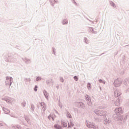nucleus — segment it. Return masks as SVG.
I'll return each mask as SVG.
<instances>
[{
  "mask_svg": "<svg viewBox=\"0 0 129 129\" xmlns=\"http://www.w3.org/2000/svg\"><path fill=\"white\" fill-rule=\"evenodd\" d=\"M86 126L88 128H93V129H99V126L98 125L95 124V123L93 122H90L89 121H86L85 122Z\"/></svg>",
  "mask_w": 129,
  "mask_h": 129,
  "instance_id": "1",
  "label": "nucleus"
},
{
  "mask_svg": "<svg viewBox=\"0 0 129 129\" xmlns=\"http://www.w3.org/2000/svg\"><path fill=\"white\" fill-rule=\"evenodd\" d=\"M114 112L115 113H117V118H118L120 120H121L122 119V116H121L120 113H122V108L121 107L116 108Z\"/></svg>",
  "mask_w": 129,
  "mask_h": 129,
  "instance_id": "2",
  "label": "nucleus"
},
{
  "mask_svg": "<svg viewBox=\"0 0 129 129\" xmlns=\"http://www.w3.org/2000/svg\"><path fill=\"white\" fill-rule=\"evenodd\" d=\"M94 112L98 116H105V115H106V111H101L96 109L94 110Z\"/></svg>",
  "mask_w": 129,
  "mask_h": 129,
  "instance_id": "3",
  "label": "nucleus"
},
{
  "mask_svg": "<svg viewBox=\"0 0 129 129\" xmlns=\"http://www.w3.org/2000/svg\"><path fill=\"white\" fill-rule=\"evenodd\" d=\"M122 84V81L120 79H116L114 80L113 86L114 87H119Z\"/></svg>",
  "mask_w": 129,
  "mask_h": 129,
  "instance_id": "4",
  "label": "nucleus"
},
{
  "mask_svg": "<svg viewBox=\"0 0 129 129\" xmlns=\"http://www.w3.org/2000/svg\"><path fill=\"white\" fill-rule=\"evenodd\" d=\"M13 80V78L11 77H6V85H7L8 86H11L12 85V81Z\"/></svg>",
  "mask_w": 129,
  "mask_h": 129,
  "instance_id": "5",
  "label": "nucleus"
},
{
  "mask_svg": "<svg viewBox=\"0 0 129 129\" xmlns=\"http://www.w3.org/2000/svg\"><path fill=\"white\" fill-rule=\"evenodd\" d=\"M121 95V91L119 90H115L114 92V97H119Z\"/></svg>",
  "mask_w": 129,
  "mask_h": 129,
  "instance_id": "6",
  "label": "nucleus"
},
{
  "mask_svg": "<svg viewBox=\"0 0 129 129\" xmlns=\"http://www.w3.org/2000/svg\"><path fill=\"white\" fill-rule=\"evenodd\" d=\"M120 103H121V99L120 98H117L116 101L114 102V104L115 105V106H120Z\"/></svg>",
  "mask_w": 129,
  "mask_h": 129,
  "instance_id": "7",
  "label": "nucleus"
},
{
  "mask_svg": "<svg viewBox=\"0 0 129 129\" xmlns=\"http://www.w3.org/2000/svg\"><path fill=\"white\" fill-rule=\"evenodd\" d=\"M22 59L26 63V64H30L31 62V59L27 57H22Z\"/></svg>",
  "mask_w": 129,
  "mask_h": 129,
  "instance_id": "8",
  "label": "nucleus"
},
{
  "mask_svg": "<svg viewBox=\"0 0 129 129\" xmlns=\"http://www.w3.org/2000/svg\"><path fill=\"white\" fill-rule=\"evenodd\" d=\"M76 105L78 107H80L81 108H84L85 107V104L83 102H78L76 103Z\"/></svg>",
  "mask_w": 129,
  "mask_h": 129,
  "instance_id": "9",
  "label": "nucleus"
},
{
  "mask_svg": "<svg viewBox=\"0 0 129 129\" xmlns=\"http://www.w3.org/2000/svg\"><path fill=\"white\" fill-rule=\"evenodd\" d=\"M60 123L61 124L62 128L67 127V126L68 125V123H67V121L65 120H61L60 122Z\"/></svg>",
  "mask_w": 129,
  "mask_h": 129,
  "instance_id": "10",
  "label": "nucleus"
},
{
  "mask_svg": "<svg viewBox=\"0 0 129 129\" xmlns=\"http://www.w3.org/2000/svg\"><path fill=\"white\" fill-rule=\"evenodd\" d=\"M111 122V120L109 118H106L104 120V123L105 124H109Z\"/></svg>",
  "mask_w": 129,
  "mask_h": 129,
  "instance_id": "11",
  "label": "nucleus"
},
{
  "mask_svg": "<svg viewBox=\"0 0 129 129\" xmlns=\"http://www.w3.org/2000/svg\"><path fill=\"white\" fill-rule=\"evenodd\" d=\"M43 94H44L45 98H46V99H48V98H49V93H48L47 91L44 90L43 91Z\"/></svg>",
  "mask_w": 129,
  "mask_h": 129,
  "instance_id": "12",
  "label": "nucleus"
},
{
  "mask_svg": "<svg viewBox=\"0 0 129 129\" xmlns=\"http://www.w3.org/2000/svg\"><path fill=\"white\" fill-rule=\"evenodd\" d=\"M110 6H111V7H112V8H113L114 9H116L117 8L116 5L112 1L110 2Z\"/></svg>",
  "mask_w": 129,
  "mask_h": 129,
  "instance_id": "13",
  "label": "nucleus"
},
{
  "mask_svg": "<svg viewBox=\"0 0 129 129\" xmlns=\"http://www.w3.org/2000/svg\"><path fill=\"white\" fill-rule=\"evenodd\" d=\"M41 106L42 107V111H45L46 110V104L44 102L41 103Z\"/></svg>",
  "mask_w": 129,
  "mask_h": 129,
  "instance_id": "14",
  "label": "nucleus"
},
{
  "mask_svg": "<svg viewBox=\"0 0 129 129\" xmlns=\"http://www.w3.org/2000/svg\"><path fill=\"white\" fill-rule=\"evenodd\" d=\"M54 127L55 129H62V126L59 124H54Z\"/></svg>",
  "mask_w": 129,
  "mask_h": 129,
  "instance_id": "15",
  "label": "nucleus"
},
{
  "mask_svg": "<svg viewBox=\"0 0 129 129\" xmlns=\"http://www.w3.org/2000/svg\"><path fill=\"white\" fill-rule=\"evenodd\" d=\"M7 102L8 103H13L14 101H15V99L12 98H9L8 99L6 100Z\"/></svg>",
  "mask_w": 129,
  "mask_h": 129,
  "instance_id": "16",
  "label": "nucleus"
},
{
  "mask_svg": "<svg viewBox=\"0 0 129 129\" xmlns=\"http://www.w3.org/2000/svg\"><path fill=\"white\" fill-rule=\"evenodd\" d=\"M85 100H86V101H88L90 100L91 99V98H90V96H89V95H85Z\"/></svg>",
  "mask_w": 129,
  "mask_h": 129,
  "instance_id": "17",
  "label": "nucleus"
},
{
  "mask_svg": "<svg viewBox=\"0 0 129 129\" xmlns=\"http://www.w3.org/2000/svg\"><path fill=\"white\" fill-rule=\"evenodd\" d=\"M12 128L13 129H22L21 126H20L18 125H12Z\"/></svg>",
  "mask_w": 129,
  "mask_h": 129,
  "instance_id": "18",
  "label": "nucleus"
},
{
  "mask_svg": "<svg viewBox=\"0 0 129 129\" xmlns=\"http://www.w3.org/2000/svg\"><path fill=\"white\" fill-rule=\"evenodd\" d=\"M51 83H53V80L52 79H49L46 81V84L47 85H50Z\"/></svg>",
  "mask_w": 129,
  "mask_h": 129,
  "instance_id": "19",
  "label": "nucleus"
},
{
  "mask_svg": "<svg viewBox=\"0 0 129 129\" xmlns=\"http://www.w3.org/2000/svg\"><path fill=\"white\" fill-rule=\"evenodd\" d=\"M3 110L5 111L6 114H9V113H10V110H9L8 108H4Z\"/></svg>",
  "mask_w": 129,
  "mask_h": 129,
  "instance_id": "20",
  "label": "nucleus"
},
{
  "mask_svg": "<svg viewBox=\"0 0 129 129\" xmlns=\"http://www.w3.org/2000/svg\"><path fill=\"white\" fill-rule=\"evenodd\" d=\"M62 25H67L68 24V19H63L62 21Z\"/></svg>",
  "mask_w": 129,
  "mask_h": 129,
  "instance_id": "21",
  "label": "nucleus"
},
{
  "mask_svg": "<svg viewBox=\"0 0 129 129\" xmlns=\"http://www.w3.org/2000/svg\"><path fill=\"white\" fill-rule=\"evenodd\" d=\"M48 118L49 120H50V121H54V117H53V116H52V115H49L48 116Z\"/></svg>",
  "mask_w": 129,
  "mask_h": 129,
  "instance_id": "22",
  "label": "nucleus"
},
{
  "mask_svg": "<svg viewBox=\"0 0 129 129\" xmlns=\"http://www.w3.org/2000/svg\"><path fill=\"white\" fill-rule=\"evenodd\" d=\"M88 105H89V106H92V105L93 103H92V101L91 100H89V101H87Z\"/></svg>",
  "mask_w": 129,
  "mask_h": 129,
  "instance_id": "23",
  "label": "nucleus"
},
{
  "mask_svg": "<svg viewBox=\"0 0 129 129\" xmlns=\"http://www.w3.org/2000/svg\"><path fill=\"white\" fill-rule=\"evenodd\" d=\"M26 105H27V103L25 101H24L21 103V106H22V107H25Z\"/></svg>",
  "mask_w": 129,
  "mask_h": 129,
  "instance_id": "24",
  "label": "nucleus"
},
{
  "mask_svg": "<svg viewBox=\"0 0 129 129\" xmlns=\"http://www.w3.org/2000/svg\"><path fill=\"white\" fill-rule=\"evenodd\" d=\"M90 32H91V33H92L93 34H96V31H94V29H93V28H90Z\"/></svg>",
  "mask_w": 129,
  "mask_h": 129,
  "instance_id": "25",
  "label": "nucleus"
},
{
  "mask_svg": "<svg viewBox=\"0 0 129 129\" xmlns=\"http://www.w3.org/2000/svg\"><path fill=\"white\" fill-rule=\"evenodd\" d=\"M84 41L86 44H89V40L87 39V38L84 37Z\"/></svg>",
  "mask_w": 129,
  "mask_h": 129,
  "instance_id": "26",
  "label": "nucleus"
},
{
  "mask_svg": "<svg viewBox=\"0 0 129 129\" xmlns=\"http://www.w3.org/2000/svg\"><path fill=\"white\" fill-rule=\"evenodd\" d=\"M87 88L88 90H90L91 89V84H90V83H88L87 84Z\"/></svg>",
  "mask_w": 129,
  "mask_h": 129,
  "instance_id": "27",
  "label": "nucleus"
},
{
  "mask_svg": "<svg viewBox=\"0 0 129 129\" xmlns=\"http://www.w3.org/2000/svg\"><path fill=\"white\" fill-rule=\"evenodd\" d=\"M74 126V124L72 123V122H71V123H69L68 127H73Z\"/></svg>",
  "mask_w": 129,
  "mask_h": 129,
  "instance_id": "28",
  "label": "nucleus"
},
{
  "mask_svg": "<svg viewBox=\"0 0 129 129\" xmlns=\"http://www.w3.org/2000/svg\"><path fill=\"white\" fill-rule=\"evenodd\" d=\"M67 117H68V118H71V117H72V116H71V114H70V113L69 112L67 113Z\"/></svg>",
  "mask_w": 129,
  "mask_h": 129,
  "instance_id": "29",
  "label": "nucleus"
},
{
  "mask_svg": "<svg viewBox=\"0 0 129 129\" xmlns=\"http://www.w3.org/2000/svg\"><path fill=\"white\" fill-rule=\"evenodd\" d=\"M34 91L37 92L38 91V86L35 85L34 88Z\"/></svg>",
  "mask_w": 129,
  "mask_h": 129,
  "instance_id": "30",
  "label": "nucleus"
},
{
  "mask_svg": "<svg viewBox=\"0 0 129 129\" xmlns=\"http://www.w3.org/2000/svg\"><path fill=\"white\" fill-rule=\"evenodd\" d=\"M99 82H100V83H102V84H105V82L102 80H99Z\"/></svg>",
  "mask_w": 129,
  "mask_h": 129,
  "instance_id": "31",
  "label": "nucleus"
},
{
  "mask_svg": "<svg viewBox=\"0 0 129 129\" xmlns=\"http://www.w3.org/2000/svg\"><path fill=\"white\" fill-rule=\"evenodd\" d=\"M41 79H42L41 78V77H38L36 78V81H40L41 80Z\"/></svg>",
  "mask_w": 129,
  "mask_h": 129,
  "instance_id": "32",
  "label": "nucleus"
},
{
  "mask_svg": "<svg viewBox=\"0 0 129 129\" xmlns=\"http://www.w3.org/2000/svg\"><path fill=\"white\" fill-rule=\"evenodd\" d=\"M74 79L75 81H78V77H77V76L74 77Z\"/></svg>",
  "mask_w": 129,
  "mask_h": 129,
  "instance_id": "33",
  "label": "nucleus"
},
{
  "mask_svg": "<svg viewBox=\"0 0 129 129\" xmlns=\"http://www.w3.org/2000/svg\"><path fill=\"white\" fill-rule=\"evenodd\" d=\"M52 50H53V54L55 55V53H56V48H52Z\"/></svg>",
  "mask_w": 129,
  "mask_h": 129,
  "instance_id": "34",
  "label": "nucleus"
},
{
  "mask_svg": "<svg viewBox=\"0 0 129 129\" xmlns=\"http://www.w3.org/2000/svg\"><path fill=\"white\" fill-rule=\"evenodd\" d=\"M59 80L60 82H64V79L63 78H60Z\"/></svg>",
  "mask_w": 129,
  "mask_h": 129,
  "instance_id": "35",
  "label": "nucleus"
},
{
  "mask_svg": "<svg viewBox=\"0 0 129 129\" xmlns=\"http://www.w3.org/2000/svg\"><path fill=\"white\" fill-rule=\"evenodd\" d=\"M25 81H29L30 82V81H31V79H25Z\"/></svg>",
  "mask_w": 129,
  "mask_h": 129,
  "instance_id": "36",
  "label": "nucleus"
},
{
  "mask_svg": "<svg viewBox=\"0 0 129 129\" xmlns=\"http://www.w3.org/2000/svg\"><path fill=\"white\" fill-rule=\"evenodd\" d=\"M31 108H32V110H34V105H31Z\"/></svg>",
  "mask_w": 129,
  "mask_h": 129,
  "instance_id": "37",
  "label": "nucleus"
},
{
  "mask_svg": "<svg viewBox=\"0 0 129 129\" xmlns=\"http://www.w3.org/2000/svg\"><path fill=\"white\" fill-rule=\"evenodd\" d=\"M1 126H4V123L0 122V127Z\"/></svg>",
  "mask_w": 129,
  "mask_h": 129,
  "instance_id": "38",
  "label": "nucleus"
},
{
  "mask_svg": "<svg viewBox=\"0 0 129 129\" xmlns=\"http://www.w3.org/2000/svg\"><path fill=\"white\" fill-rule=\"evenodd\" d=\"M95 120H96V121H100V120H99V119H98V118H96Z\"/></svg>",
  "mask_w": 129,
  "mask_h": 129,
  "instance_id": "39",
  "label": "nucleus"
},
{
  "mask_svg": "<svg viewBox=\"0 0 129 129\" xmlns=\"http://www.w3.org/2000/svg\"><path fill=\"white\" fill-rule=\"evenodd\" d=\"M26 120H27V122H29V119H26Z\"/></svg>",
  "mask_w": 129,
  "mask_h": 129,
  "instance_id": "40",
  "label": "nucleus"
},
{
  "mask_svg": "<svg viewBox=\"0 0 129 129\" xmlns=\"http://www.w3.org/2000/svg\"><path fill=\"white\" fill-rule=\"evenodd\" d=\"M74 4H75V5H77V3H76V2H74Z\"/></svg>",
  "mask_w": 129,
  "mask_h": 129,
  "instance_id": "41",
  "label": "nucleus"
},
{
  "mask_svg": "<svg viewBox=\"0 0 129 129\" xmlns=\"http://www.w3.org/2000/svg\"><path fill=\"white\" fill-rule=\"evenodd\" d=\"M51 5L53 6L54 5V3H51Z\"/></svg>",
  "mask_w": 129,
  "mask_h": 129,
  "instance_id": "42",
  "label": "nucleus"
},
{
  "mask_svg": "<svg viewBox=\"0 0 129 129\" xmlns=\"http://www.w3.org/2000/svg\"><path fill=\"white\" fill-rule=\"evenodd\" d=\"M124 73V72H123L122 73V74H123Z\"/></svg>",
  "mask_w": 129,
  "mask_h": 129,
  "instance_id": "43",
  "label": "nucleus"
},
{
  "mask_svg": "<svg viewBox=\"0 0 129 129\" xmlns=\"http://www.w3.org/2000/svg\"><path fill=\"white\" fill-rule=\"evenodd\" d=\"M54 3H56V1L54 0Z\"/></svg>",
  "mask_w": 129,
  "mask_h": 129,
  "instance_id": "44",
  "label": "nucleus"
}]
</instances>
